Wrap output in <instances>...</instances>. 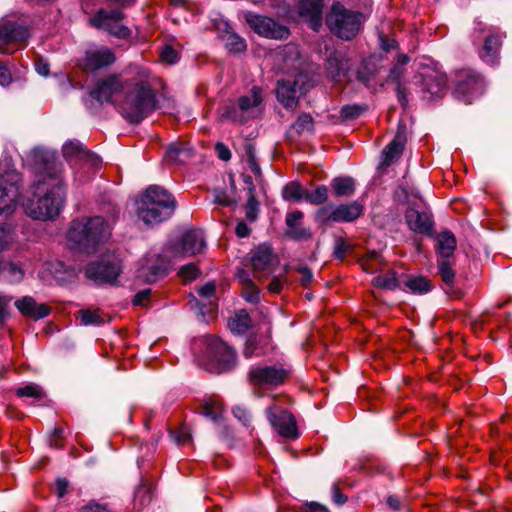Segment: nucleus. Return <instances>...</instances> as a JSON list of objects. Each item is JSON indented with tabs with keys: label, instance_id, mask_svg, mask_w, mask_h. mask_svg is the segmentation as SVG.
Wrapping results in <instances>:
<instances>
[{
	"label": "nucleus",
	"instance_id": "nucleus-1",
	"mask_svg": "<svg viewBox=\"0 0 512 512\" xmlns=\"http://www.w3.org/2000/svg\"><path fill=\"white\" fill-rule=\"evenodd\" d=\"M62 171L61 163L48 158L36 167L32 197L23 203L29 217L48 220L60 214L66 195Z\"/></svg>",
	"mask_w": 512,
	"mask_h": 512
},
{
	"label": "nucleus",
	"instance_id": "nucleus-2",
	"mask_svg": "<svg viewBox=\"0 0 512 512\" xmlns=\"http://www.w3.org/2000/svg\"><path fill=\"white\" fill-rule=\"evenodd\" d=\"M150 77L148 69L138 68L118 104L121 115L130 123H140L157 108L156 92L152 88Z\"/></svg>",
	"mask_w": 512,
	"mask_h": 512
},
{
	"label": "nucleus",
	"instance_id": "nucleus-3",
	"mask_svg": "<svg viewBox=\"0 0 512 512\" xmlns=\"http://www.w3.org/2000/svg\"><path fill=\"white\" fill-rule=\"evenodd\" d=\"M112 223L102 216L81 217L71 222L68 240L81 251L90 253L111 235Z\"/></svg>",
	"mask_w": 512,
	"mask_h": 512
},
{
	"label": "nucleus",
	"instance_id": "nucleus-4",
	"mask_svg": "<svg viewBox=\"0 0 512 512\" xmlns=\"http://www.w3.org/2000/svg\"><path fill=\"white\" fill-rule=\"evenodd\" d=\"M137 215L147 225L161 223L176 209L175 198L164 188L151 185L137 200Z\"/></svg>",
	"mask_w": 512,
	"mask_h": 512
},
{
	"label": "nucleus",
	"instance_id": "nucleus-5",
	"mask_svg": "<svg viewBox=\"0 0 512 512\" xmlns=\"http://www.w3.org/2000/svg\"><path fill=\"white\" fill-rule=\"evenodd\" d=\"M263 112V91L253 86L248 93L240 96L236 101H229L218 109L220 121H229L244 124L251 119L259 117Z\"/></svg>",
	"mask_w": 512,
	"mask_h": 512
},
{
	"label": "nucleus",
	"instance_id": "nucleus-6",
	"mask_svg": "<svg viewBox=\"0 0 512 512\" xmlns=\"http://www.w3.org/2000/svg\"><path fill=\"white\" fill-rule=\"evenodd\" d=\"M365 21V14L348 9L341 2H334L326 17V24L330 31L346 41L356 37Z\"/></svg>",
	"mask_w": 512,
	"mask_h": 512
},
{
	"label": "nucleus",
	"instance_id": "nucleus-7",
	"mask_svg": "<svg viewBox=\"0 0 512 512\" xmlns=\"http://www.w3.org/2000/svg\"><path fill=\"white\" fill-rule=\"evenodd\" d=\"M198 346L204 347V353L212 365L211 369L216 373L230 371L237 365L236 351L216 336L202 337L194 342V349Z\"/></svg>",
	"mask_w": 512,
	"mask_h": 512
},
{
	"label": "nucleus",
	"instance_id": "nucleus-8",
	"mask_svg": "<svg viewBox=\"0 0 512 512\" xmlns=\"http://www.w3.org/2000/svg\"><path fill=\"white\" fill-rule=\"evenodd\" d=\"M205 247L203 234L198 229L185 231L178 240L168 243L161 257L168 263L201 253Z\"/></svg>",
	"mask_w": 512,
	"mask_h": 512
},
{
	"label": "nucleus",
	"instance_id": "nucleus-9",
	"mask_svg": "<svg viewBox=\"0 0 512 512\" xmlns=\"http://www.w3.org/2000/svg\"><path fill=\"white\" fill-rule=\"evenodd\" d=\"M452 82L455 96L466 103H471L472 100L480 96L484 90L481 76L476 71L469 68L456 70L453 74Z\"/></svg>",
	"mask_w": 512,
	"mask_h": 512
},
{
	"label": "nucleus",
	"instance_id": "nucleus-10",
	"mask_svg": "<svg viewBox=\"0 0 512 512\" xmlns=\"http://www.w3.org/2000/svg\"><path fill=\"white\" fill-rule=\"evenodd\" d=\"M124 19L125 14L119 8L111 10L101 8L89 22L93 27L104 30L114 37L126 39L130 36L131 30L122 24Z\"/></svg>",
	"mask_w": 512,
	"mask_h": 512
},
{
	"label": "nucleus",
	"instance_id": "nucleus-11",
	"mask_svg": "<svg viewBox=\"0 0 512 512\" xmlns=\"http://www.w3.org/2000/svg\"><path fill=\"white\" fill-rule=\"evenodd\" d=\"M290 371L281 365H256L248 372V379L253 386L261 389H273L286 382Z\"/></svg>",
	"mask_w": 512,
	"mask_h": 512
},
{
	"label": "nucleus",
	"instance_id": "nucleus-12",
	"mask_svg": "<svg viewBox=\"0 0 512 512\" xmlns=\"http://www.w3.org/2000/svg\"><path fill=\"white\" fill-rule=\"evenodd\" d=\"M363 213V205L358 201L340 204L337 206L326 205L317 210L315 221L321 225L330 222H353Z\"/></svg>",
	"mask_w": 512,
	"mask_h": 512
},
{
	"label": "nucleus",
	"instance_id": "nucleus-13",
	"mask_svg": "<svg viewBox=\"0 0 512 512\" xmlns=\"http://www.w3.org/2000/svg\"><path fill=\"white\" fill-rule=\"evenodd\" d=\"M245 20L249 27L261 37L283 40L287 39L290 35V30L286 26L270 17L246 13Z\"/></svg>",
	"mask_w": 512,
	"mask_h": 512
},
{
	"label": "nucleus",
	"instance_id": "nucleus-14",
	"mask_svg": "<svg viewBox=\"0 0 512 512\" xmlns=\"http://www.w3.org/2000/svg\"><path fill=\"white\" fill-rule=\"evenodd\" d=\"M309 85L306 83V77L299 74L293 81L281 80L277 83L276 96L278 101L287 109H295L298 103V97L308 91Z\"/></svg>",
	"mask_w": 512,
	"mask_h": 512
},
{
	"label": "nucleus",
	"instance_id": "nucleus-15",
	"mask_svg": "<svg viewBox=\"0 0 512 512\" xmlns=\"http://www.w3.org/2000/svg\"><path fill=\"white\" fill-rule=\"evenodd\" d=\"M266 416L280 436L288 439H296L299 436L295 417L282 407L274 405L267 408Z\"/></svg>",
	"mask_w": 512,
	"mask_h": 512
},
{
	"label": "nucleus",
	"instance_id": "nucleus-16",
	"mask_svg": "<svg viewBox=\"0 0 512 512\" xmlns=\"http://www.w3.org/2000/svg\"><path fill=\"white\" fill-rule=\"evenodd\" d=\"M505 38V32L498 28H489L478 50L479 58L487 65L497 66L500 63V51Z\"/></svg>",
	"mask_w": 512,
	"mask_h": 512
},
{
	"label": "nucleus",
	"instance_id": "nucleus-17",
	"mask_svg": "<svg viewBox=\"0 0 512 512\" xmlns=\"http://www.w3.org/2000/svg\"><path fill=\"white\" fill-rule=\"evenodd\" d=\"M128 85L127 81H124L118 74H109L99 79L94 89L89 92L91 98L100 102H113V97Z\"/></svg>",
	"mask_w": 512,
	"mask_h": 512
},
{
	"label": "nucleus",
	"instance_id": "nucleus-18",
	"mask_svg": "<svg viewBox=\"0 0 512 512\" xmlns=\"http://www.w3.org/2000/svg\"><path fill=\"white\" fill-rule=\"evenodd\" d=\"M29 37L28 28L20 23L11 20H3L0 22V52L3 54H11L14 49H10L9 45L24 42Z\"/></svg>",
	"mask_w": 512,
	"mask_h": 512
},
{
	"label": "nucleus",
	"instance_id": "nucleus-19",
	"mask_svg": "<svg viewBox=\"0 0 512 512\" xmlns=\"http://www.w3.org/2000/svg\"><path fill=\"white\" fill-rule=\"evenodd\" d=\"M250 263L254 277L261 278L274 271L278 259L269 245L262 244L251 252Z\"/></svg>",
	"mask_w": 512,
	"mask_h": 512
},
{
	"label": "nucleus",
	"instance_id": "nucleus-20",
	"mask_svg": "<svg viewBox=\"0 0 512 512\" xmlns=\"http://www.w3.org/2000/svg\"><path fill=\"white\" fill-rule=\"evenodd\" d=\"M116 60L114 52L105 46L88 49L79 60V67L84 71L94 72L112 65Z\"/></svg>",
	"mask_w": 512,
	"mask_h": 512
},
{
	"label": "nucleus",
	"instance_id": "nucleus-21",
	"mask_svg": "<svg viewBox=\"0 0 512 512\" xmlns=\"http://www.w3.org/2000/svg\"><path fill=\"white\" fill-rule=\"evenodd\" d=\"M120 272L121 267L118 263L108 261L90 263L85 269L87 278L97 283L112 284L116 281Z\"/></svg>",
	"mask_w": 512,
	"mask_h": 512
},
{
	"label": "nucleus",
	"instance_id": "nucleus-22",
	"mask_svg": "<svg viewBox=\"0 0 512 512\" xmlns=\"http://www.w3.org/2000/svg\"><path fill=\"white\" fill-rule=\"evenodd\" d=\"M447 78L445 74L432 71L422 76V93L425 100L441 98L446 90Z\"/></svg>",
	"mask_w": 512,
	"mask_h": 512
},
{
	"label": "nucleus",
	"instance_id": "nucleus-23",
	"mask_svg": "<svg viewBox=\"0 0 512 512\" xmlns=\"http://www.w3.org/2000/svg\"><path fill=\"white\" fill-rule=\"evenodd\" d=\"M322 9L323 4L321 0H299L298 2L299 16L314 31H318L322 26Z\"/></svg>",
	"mask_w": 512,
	"mask_h": 512
},
{
	"label": "nucleus",
	"instance_id": "nucleus-24",
	"mask_svg": "<svg viewBox=\"0 0 512 512\" xmlns=\"http://www.w3.org/2000/svg\"><path fill=\"white\" fill-rule=\"evenodd\" d=\"M406 144V130L404 126H399L393 140L382 151L381 165L390 166L394 161L400 158Z\"/></svg>",
	"mask_w": 512,
	"mask_h": 512
},
{
	"label": "nucleus",
	"instance_id": "nucleus-25",
	"mask_svg": "<svg viewBox=\"0 0 512 512\" xmlns=\"http://www.w3.org/2000/svg\"><path fill=\"white\" fill-rule=\"evenodd\" d=\"M15 307L25 317L40 320L50 314V307L44 303H38L33 297L24 296L15 301Z\"/></svg>",
	"mask_w": 512,
	"mask_h": 512
},
{
	"label": "nucleus",
	"instance_id": "nucleus-26",
	"mask_svg": "<svg viewBox=\"0 0 512 512\" xmlns=\"http://www.w3.org/2000/svg\"><path fill=\"white\" fill-rule=\"evenodd\" d=\"M405 220L410 230L420 234H427L433 226L432 216L426 211H419L410 207L405 212Z\"/></svg>",
	"mask_w": 512,
	"mask_h": 512
},
{
	"label": "nucleus",
	"instance_id": "nucleus-27",
	"mask_svg": "<svg viewBox=\"0 0 512 512\" xmlns=\"http://www.w3.org/2000/svg\"><path fill=\"white\" fill-rule=\"evenodd\" d=\"M303 216V213L299 210L292 211L286 215V236L296 241L311 239L312 233L310 229L302 226L301 220Z\"/></svg>",
	"mask_w": 512,
	"mask_h": 512
},
{
	"label": "nucleus",
	"instance_id": "nucleus-28",
	"mask_svg": "<svg viewBox=\"0 0 512 512\" xmlns=\"http://www.w3.org/2000/svg\"><path fill=\"white\" fill-rule=\"evenodd\" d=\"M62 153L67 160H71L75 157L92 166H98L100 163L99 157L85 149L79 141L66 142L63 145Z\"/></svg>",
	"mask_w": 512,
	"mask_h": 512
},
{
	"label": "nucleus",
	"instance_id": "nucleus-29",
	"mask_svg": "<svg viewBox=\"0 0 512 512\" xmlns=\"http://www.w3.org/2000/svg\"><path fill=\"white\" fill-rule=\"evenodd\" d=\"M19 197V188L15 183L0 180V214L11 213Z\"/></svg>",
	"mask_w": 512,
	"mask_h": 512
},
{
	"label": "nucleus",
	"instance_id": "nucleus-30",
	"mask_svg": "<svg viewBox=\"0 0 512 512\" xmlns=\"http://www.w3.org/2000/svg\"><path fill=\"white\" fill-rule=\"evenodd\" d=\"M269 335L250 334L245 342L243 355L249 359L267 354V347L270 344Z\"/></svg>",
	"mask_w": 512,
	"mask_h": 512
},
{
	"label": "nucleus",
	"instance_id": "nucleus-31",
	"mask_svg": "<svg viewBox=\"0 0 512 512\" xmlns=\"http://www.w3.org/2000/svg\"><path fill=\"white\" fill-rule=\"evenodd\" d=\"M351 69V62L349 59L340 56L332 55L327 62V71L334 81H343L348 78V72Z\"/></svg>",
	"mask_w": 512,
	"mask_h": 512
},
{
	"label": "nucleus",
	"instance_id": "nucleus-32",
	"mask_svg": "<svg viewBox=\"0 0 512 512\" xmlns=\"http://www.w3.org/2000/svg\"><path fill=\"white\" fill-rule=\"evenodd\" d=\"M436 249L442 259L449 258L456 249V238L450 231H442L436 236Z\"/></svg>",
	"mask_w": 512,
	"mask_h": 512
},
{
	"label": "nucleus",
	"instance_id": "nucleus-33",
	"mask_svg": "<svg viewBox=\"0 0 512 512\" xmlns=\"http://www.w3.org/2000/svg\"><path fill=\"white\" fill-rule=\"evenodd\" d=\"M251 318L244 309L237 311L228 320V328L233 334H244L251 327Z\"/></svg>",
	"mask_w": 512,
	"mask_h": 512
},
{
	"label": "nucleus",
	"instance_id": "nucleus-34",
	"mask_svg": "<svg viewBox=\"0 0 512 512\" xmlns=\"http://www.w3.org/2000/svg\"><path fill=\"white\" fill-rule=\"evenodd\" d=\"M331 188L337 197H349L355 192V180L350 176L336 177L331 181Z\"/></svg>",
	"mask_w": 512,
	"mask_h": 512
},
{
	"label": "nucleus",
	"instance_id": "nucleus-35",
	"mask_svg": "<svg viewBox=\"0 0 512 512\" xmlns=\"http://www.w3.org/2000/svg\"><path fill=\"white\" fill-rule=\"evenodd\" d=\"M24 278V271L20 266L13 262L1 261L0 262V279L10 282L17 283Z\"/></svg>",
	"mask_w": 512,
	"mask_h": 512
},
{
	"label": "nucleus",
	"instance_id": "nucleus-36",
	"mask_svg": "<svg viewBox=\"0 0 512 512\" xmlns=\"http://www.w3.org/2000/svg\"><path fill=\"white\" fill-rule=\"evenodd\" d=\"M307 189L297 182H289L282 189V196L286 201H305Z\"/></svg>",
	"mask_w": 512,
	"mask_h": 512
},
{
	"label": "nucleus",
	"instance_id": "nucleus-37",
	"mask_svg": "<svg viewBox=\"0 0 512 512\" xmlns=\"http://www.w3.org/2000/svg\"><path fill=\"white\" fill-rule=\"evenodd\" d=\"M378 68L374 57L363 61L361 68L357 71V79L368 85L369 82L377 75Z\"/></svg>",
	"mask_w": 512,
	"mask_h": 512
},
{
	"label": "nucleus",
	"instance_id": "nucleus-38",
	"mask_svg": "<svg viewBox=\"0 0 512 512\" xmlns=\"http://www.w3.org/2000/svg\"><path fill=\"white\" fill-rule=\"evenodd\" d=\"M245 161L248 164L249 169L259 179L262 178V171L257 162L256 149L253 143L246 141L244 144V155Z\"/></svg>",
	"mask_w": 512,
	"mask_h": 512
},
{
	"label": "nucleus",
	"instance_id": "nucleus-39",
	"mask_svg": "<svg viewBox=\"0 0 512 512\" xmlns=\"http://www.w3.org/2000/svg\"><path fill=\"white\" fill-rule=\"evenodd\" d=\"M404 286L414 294H423L431 290V282L423 277H410L404 282Z\"/></svg>",
	"mask_w": 512,
	"mask_h": 512
},
{
	"label": "nucleus",
	"instance_id": "nucleus-40",
	"mask_svg": "<svg viewBox=\"0 0 512 512\" xmlns=\"http://www.w3.org/2000/svg\"><path fill=\"white\" fill-rule=\"evenodd\" d=\"M202 414L206 417L212 420L213 422L217 423L222 419L223 415V406L219 401L215 400H209L206 401L202 405Z\"/></svg>",
	"mask_w": 512,
	"mask_h": 512
},
{
	"label": "nucleus",
	"instance_id": "nucleus-41",
	"mask_svg": "<svg viewBox=\"0 0 512 512\" xmlns=\"http://www.w3.org/2000/svg\"><path fill=\"white\" fill-rule=\"evenodd\" d=\"M226 48L232 53L242 52L246 49V43L243 38L232 31H226L223 35Z\"/></svg>",
	"mask_w": 512,
	"mask_h": 512
},
{
	"label": "nucleus",
	"instance_id": "nucleus-42",
	"mask_svg": "<svg viewBox=\"0 0 512 512\" xmlns=\"http://www.w3.org/2000/svg\"><path fill=\"white\" fill-rule=\"evenodd\" d=\"M313 127L314 122L312 116L308 113H302L291 125V131H295L298 135H300L303 132H312Z\"/></svg>",
	"mask_w": 512,
	"mask_h": 512
},
{
	"label": "nucleus",
	"instance_id": "nucleus-43",
	"mask_svg": "<svg viewBox=\"0 0 512 512\" xmlns=\"http://www.w3.org/2000/svg\"><path fill=\"white\" fill-rule=\"evenodd\" d=\"M372 283L379 288L388 290H394L399 286L396 274L394 272H388L386 274L376 276Z\"/></svg>",
	"mask_w": 512,
	"mask_h": 512
},
{
	"label": "nucleus",
	"instance_id": "nucleus-44",
	"mask_svg": "<svg viewBox=\"0 0 512 512\" xmlns=\"http://www.w3.org/2000/svg\"><path fill=\"white\" fill-rule=\"evenodd\" d=\"M328 199V188L325 185L316 187L314 191H306L305 201L313 205H321Z\"/></svg>",
	"mask_w": 512,
	"mask_h": 512
},
{
	"label": "nucleus",
	"instance_id": "nucleus-45",
	"mask_svg": "<svg viewBox=\"0 0 512 512\" xmlns=\"http://www.w3.org/2000/svg\"><path fill=\"white\" fill-rule=\"evenodd\" d=\"M438 270L442 281L451 288L454 284L455 272L449 261L445 259L438 260Z\"/></svg>",
	"mask_w": 512,
	"mask_h": 512
},
{
	"label": "nucleus",
	"instance_id": "nucleus-46",
	"mask_svg": "<svg viewBox=\"0 0 512 512\" xmlns=\"http://www.w3.org/2000/svg\"><path fill=\"white\" fill-rule=\"evenodd\" d=\"M77 314L83 325H99L103 323V319L98 309H82Z\"/></svg>",
	"mask_w": 512,
	"mask_h": 512
},
{
	"label": "nucleus",
	"instance_id": "nucleus-47",
	"mask_svg": "<svg viewBox=\"0 0 512 512\" xmlns=\"http://www.w3.org/2000/svg\"><path fill=\"white\" fill-rule=\"evenodd\" d=\"M16 395L18 397H28L41 400L45 396V393L38 385L32 383L18 388L16 390Z\"/></svg>",
	"mask_w": 512,
	"mask_h": 512
},
{
	"label": "nucleus",
	"instance_id": "nucleus-48",
	"mask_svg": "<svg viewBox=\"0 0 512 512\" xmlns=\"http://www.w3.org/2000/svg\"><path fill=\"white\" fill-rule=\"evenodd\" d=\"M366 107L360 105H346L341 109V117L345 120H353L358 118L364 111Z\"/></svg>",
	"mask_w": 512,
	"mask_h": 512
},
{
	"label": "nucleus",
	"instance_id": "nucleus-49",
	"mask_svg": "<svg viewBox=\"0 0 512 512\" xmlns=\"http://www.w3.org/2000/svg\"><path fill=\"white\" fill-rule=\"evenodd\" d=\"M187 155V151L184 149H181L177 146L171 145L166 150V153L164 155L165 161H167L170 164H178L181 162V156Z\"/></svg>",
	"mask_w": 512,
	"mask_h": 512
},
{
	"label": "nucleus",
	"instance_id": "nucleus-50",
	"mask_svg": "<svg viewBox=\"0 0 512 512\" xmlns=\"http://www.w3.org/2000/svg\"><path fill=\"white\" fill-rule=\"evenodd\" d=\"M199 269L195 264H187L181 267L179 270V276L185 282H191L199 276Z\"/></svg>",
	"mask_w": 512,
	"mask_h": 512
},
{
	"label": "nucleus",
	"instance_id": "nucleus-51",
	"mask_svg": "<svg viewBox=\"0 0 512 512\" xmlns=\"http://www.w3.org/2000/svg\"><path fill=\"white\" fill-rule=\"evenodd\" d=\"M258 206H259V203L256 200L255 195H249L247 204H246L245 215H246L247 220H249L250 222H253L257 219L258 211H259Z\"/></svg>",
	"mask_w": 512,
	"mask_h": 512
},
{
	"label": "nucleus",
	"instance_id": "nucleus-52",
	"mask_svg": "<svg viewBox=\"0 0 512 512\" xmlns=\"http://www.w3.org/2000/svg\"><path fill=\"white\" fill-rule=\"evenodd\" d=\"M349 249V244L342 237H337L335 239L333 255L336 259L343 260Z\"/></svg>",
	"mask_w": 512,
	"mask_h": 512
},
{
	"label": "nucleus",
	"instance_id": "nucleus-53",
	"mask_svg": "<svg viewBox=\"0 0 512 512\" xmlns=\"http://www.w3.org/2000/svg\"><path fill=\"white\" fill-rule=\"evenodd\" d=\"M152 499L150 487L140 486L135 492V502H139L140 506H145Z\"/></svg>",
	"mask_w": 512,
	"mask_h": 512
},
{
	"label": "nucleus",
	"instance_id": "nucleus-54",
	"mask_svg": "<svg viewBox=\"0 0 512 512\" xmlns=\"http://www.w3.org/2000/svg\"><path fill=\"white\" fill-rule=\"evenodd\" d=\"M151 269L152 271L150 275L146 274V268L143 267L140 270V276L145 277L148 282L155 281L159 276L164 275L167 270V265H160L152 267Z\"/></svg>",
	"mask_w": 512,
	"mask_h": 512
},
{
	"label": "nucleus",
	"instance_id": "nucleus-55",
	"mask_svg": "<svg viewBox=\"0 0 512 512\" xmlns=\"http://www.w3.org/2000/svg\"><path fill=\"white\" fill-rule=\"evenodd\" d=\"M161 58L166 63L174 64L178 60V53L173 47L167 45L161 51Z\"/></svg>",
	"mask_w": 512,
	"mask_h": 512
},
{
	"label": "nucleus",
	"instance_id": "nucleus-56",
	"mask_svg": "<svg viewBox=\"0 0 512 512\" xmlns=\"http://www.w3.org/2000/svg\"><path fill=\"white\" fill-rule=\"evenodd\" d=\"M243 296L248 302L256 303L259 301V290L254 284L244 286Z\"/></svg>",
	"mask_w": 512,
	"mask_h": 512
},
{
	"label": "nucleus",
	"instance_id": "nucleus-57",
	"mask_svg": "<svg viewBox=\"0 0 512 512\" xmlns=\"http://www.w3.org/2000/svg\"><path fill=\"white\" fill-rule=\"evenodd\" d=\"M405 73V68L400 67L399 65H394L392 69L390 70L388 81L396 83L397 85L400 84L401 79L403 78Z\"/></svg>",
	"mask_w": 512,
	"mask_h": 512
},
{
	"label": "nucleus",
	"instance_id": "nucleus-58",
	"mask_svg": "<svg viewBox=\"0 0 512 512\" xmlns=\"http://www.w3.org/2000/svg\"><path fill=\"white\" fill-rule=\"evenodd\" d=\"M174 440L178 445H186L191 442L192 437L187 429L181 428L174 433Z\"/></svg>",
	"mask_w": 512,
	"mask_h": 512
},
{
	"label": "nucleus",
	"instance_id": "nucleus-59",
	"mask_svg": "<svg viewBox=\"0 0 512 512\" xmlns=\"http://www.w3.org/2000/svg\"><path fill=\"white\" fill-rule=\"evenodd\" d=\"M81 512H111L106 505L95 501L89 502L81 508Z\"/></svg>",
	"mask_w": 512,
	"mask_h": 512
},
{
	"label": "nucleus",
	"instance_id": "nucleus-60",
	"mask_svg": "<svg viewBox=\"0 0 512 512\" xmlns=\"http://www.w3.org/2000/svg\"><path fill=\"white\" fill-rule=\"evenodd\" d=\"M215 292L216 285L214 282H208L198 290L199 295L205 299L213 297Z\"/></svg>",
	"mask_w": 512,
	"mask_h": 512
},
{
	"label": "nucleus",
	"instance_id": "nucleus-61",
	"mask_svg": "<svg viewBox=\"0 0 512 512\" xmlns=\"http://www.w3.org/2000/svg\"><path fill=\"white\" fill-rule=\"evenodd\" d=\"M233 414L244 425H248L250 423L251 417L245 408L237 406L233 409Z\"/></svg>",
	"mask_w": 512,
	"mask_h": 512
},
{
	"label": "nucleus",
	"instance_id": "nucleus-62",
	"mask_svg": "<svg viewBox=\"0 0 512 512\" xmlns=\"http://www.w3.org/2000/svg\"><path fill=\"white\" fill-rule=\"evenodd\" d=\"M332 500L337 505H343L348 500L347 496L341 493L338 484H333L332 486Z\"/></svg>",
	"mask_w": 512,
	"mask_h": 512
},
{
	"label": "nucleus",
	"instance_id": "nucleus-63",
	"mask_svg": "<svg viewBox=\"0 0 512 512\" xmlns=\"http://www.w3.org/2000/svg\"><path fill=\"white\" fill-rule=\"evenodd\" d=\"M379 40L381 48L386 52L394 50L398 46L397 42L394 39L387 38L383 34L379 35Z\"/></svg>",
	"mask_w": 512,
	"mask_h": 512
},
{
	"label": "nucleus",
	"instance_id": "nucleus-64",
	"mask_svg": "<svg viewBox=\"0 0 512 512\" xmlns=\"http://www.w3.org/2000/svg\"><path fill=\"white\" fill-rule=\"evenodd\" d=\"M35 70L37 73L41 76H48L49 75V63L45 61L43 58H37L35 60Z\"/></svg>",
	"mask_w": 512,
	"mask_h": 512
}]
</instances>
